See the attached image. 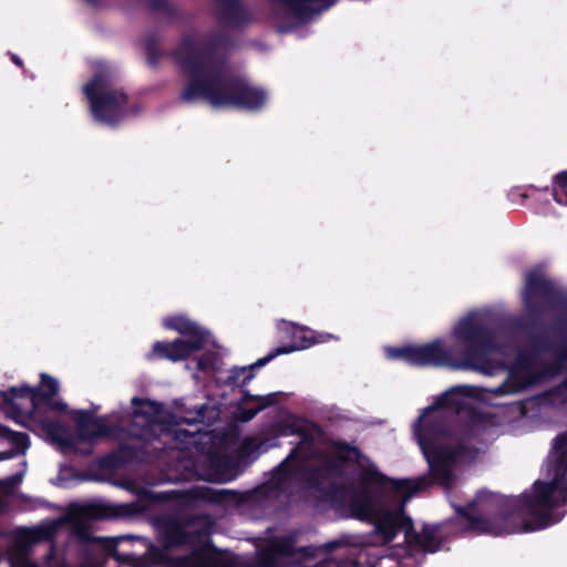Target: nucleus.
I'll use <instances>...</instances> for the list:
<instances>
[{
  "instance_id": "obj_8",
  "label": "nucleus",
  "mask_w": 567,
  "mask_h": 567,
  "mask_svg": "<svg viewBox=\"0 0 567 567\" xmlns=\"http://www.w3.org/2000/svg\"><path fill=\"white\" fill-rule=\"evenodd\" d=\"M59 389V382L53 377L41 373L38 386L22 384L11 386L8 390H0L1 409L8 417L17 423H22L25 417L31 419L43 406L64 413L68 405L54 400Z\"/></svg>"
},
{
  "instance_id": "obj_43",
  "label": "nucleus",
  "mask_w": 567,
  "mask_h": 567,
  "mask_svg": "<svg viewBox=\"0 0 567 567\" xmlns=\"http://www.w3.org/2000/svg\"><path fill=\"white\" fill-rule=\"evenodd\" d=\"M550 369L553 370L554 373H557L559 371V364L555 363L550 367Z\"/></svg>"
},
{
  "instance_id": "obj_6",
  "label": "nucleus",
  "mask_w": 567,
  "mask_h": 567,
  "mask_svg": "<svg viewBox=\"0 0 567 567\" xmlns=\"http://www.w3.org/2000/svg\"><path fill=\"white\" fill-rule=\"evenodd\" d=\"M522 300L526 316L515 322V328L526 334L532 346L537 350H547L545 336L535 334L543 327L542 317L547 310L564 309L567 311V298L564 292L539 270L525 274V285Z\"/></svg>"
},
{
  "instance_id": "obj_36",
  "label": "nucleus",
  "mask_w": 567,
  "mask_h": 567,
  "mask_svg": "<svg viewBox=\"0 0 567 567\" xmlns=\"http://www.w3.org/2000/svg\"><path fill=\"white\" fill-rule=\"evenodd\" d=\"M555 352L557 354V358L559 361H565L567 360V347H565L564 344L561 346H558L556 349H555Z\"/></svg>"
},
{
  "instance_id": "obj_48",
  "label": "nucleus",
  "mask_w": 567,
  "mask_h": 567,
  "mask_svg": "<svg viewBox=\"0 0 567 567\" xmlns=\"http://www.w3.org/2000/svg\"><path fill=\"white\" fill-rule=\"evenodd\" d=\"M198 365H199V368H200V369H203V363H202V361H199V362H198Z\"/></svg>"
},
{
  "instance_id": "obj_32",
  "label": "nucleus",
  "mask_w": 567,
  "mask_h": 567,
  "mask_svg": "<svg viewBox=\"0 0 567 567\" xmlns=\"http://www.w3.org/2000/svg\"><path fill=\"white\" fill-rule=\"evenodd\" d=\"M549 394L555 396L561 403H567V377L557 385H555Z\"/></svg>"
},
{
  "instance_id": "obj_22",
  "label": "nucleus",
  "mask_w": 567,
  "mask_h": 567,
  "mask_svg": "<svg viewBox=\"0 0 567 567\" xmlns=\"http://www.w3.org/2000/svg\"><path fill=\"white\" fill-rule=\"evenodd\" d=\"M189 35L194 41V52L203 59L204 65H215L223 72V66L214 62L213 58L220 49H226L230 45L229 35L221 31L208 33L202 42L203 54L198 52L194 37L192 34Z\"/></svg>"
},
{
  "instance_id": "obj_2",
  "label": "nucleus",
  "mask_w": 567,
  "mask_h": 567,
  "mask_svg": "<svg viewBox=\"0 0 567 567\" xmlns=\"http://www.w3.org/2000/svg\"><path fill=\"white\" fill-rule=\"evenodd\" d=\"M213 522L204 516L168 520L162 533L163 549L155 550L165 567H291L313 558L317 548L297 546L293 533L266 539L255 553L223 556L212 540Z\"/></svg>"
},
{
  "instance_id": "obj_30",
  "label": "nucleus",
  "mask_w": 567,
  "mask_h": 567,
  "mask_svg": "<svg viewBox=\"0 0 567 567\" xmlns=\"http://www.w3.org/2000/svg\"><path fill=\"white\" fill-rule=\"evenodd\" d=\"M0 437L9 440L17 449L24 453L30 446L29 435L22 432H16L0 424Z\"/></svg>"
},
{
  "instance_id": "obj_47",
  "label": "nucleus",
  "mask_w": 567,
  "mask_h": 567,
  "mask_svg": "<svg viewBox=\"0 0 567 567\" xmlns=\"http://www.w3.org/2000/svg\"><path fill=\"white\" fill-rule=\"evenodd\" d=\"M293 432L301 434L300 430H293ZM302 435L306 436V434H303V433H302Z\"/></svg>"
},
{
  "instance_id": "obj_29",
  "label": "nucleus",
  "mask_w": 567,
  "mask_h": 567,
  "mask_svg": "<svg viewBox=\"0 0 567 567\" xmlns=\"http://www.w3.org/2000/svg\"><path fill=\"white\" fill-rule=\"evenodd\" d=\"M148 10L151 12H159L169 19H183V13L178 11L171 0H148Z\"/></svg>"
},
{
  "instance_id": "obj_3",
  "label": "nucleus",
  "mask_w": 567,
  "mask_h": 567,
  "mask_svg": "<svg viewBox=\"0 0 567 567\" xmlns=\"http://www.w3.org/2000/svg\"><path fill=\"white\" fill-rule=\"evenodd\" d=\"M359 481L362 488L349 504L353 516L373 524L375 533L382 537V545L392 543L400 532L409 539L413 520L405 513L406 503L414 494L430 487V480H393L371 464L362 467Z\"/></svg>"
},
{
  "instance_id": "obj_13",
  "label": "nucleus",
  "mask_w": 567,
  "mask_h": 567,
  "mask_svg": "<svg viewBox=\"0 0 567 567\" xmlns=\"http://www.w3.org/2000/svg\"><path fill=\"white\" fill-rule=\"evenodd\" d=\"M286 334L291 339L290 344L278 347L271 350L266 357L257 360V365H266L272 359L280 354H288L298 350L308 349L318 343H324L332 339L334 336L330 333H322L311 330L298 324H289L285 329Z\"/></svg>"
},
{
  "instance_id": "obj_9",
  "label": "nucleus",
  "mask_w": 567,
  "mask_h": 567,
  "mask_svg": "<svg viewBox=\"0 0 567 567\" xmlns=\"http://www.w3.org/2000/svg\"><path fill=\"white\" fill-rule=\"evenodd\" d=\"M83 93L90 102L93 117L109 125L117 124L128 103L125 92L110 87V72L97 68L92 79L84 84Z\"/></svg>"
},
{
  "instance_id": "obj_20",
  "label": "nucleus",
  "mask_w": 567,
  "mask_h": 567,
  "mask_svg": "<svg viewBox=\"0 0 567 567\" xmlns=\"http://www.w3.org/2000/svg\"><path fill=\"white\" fill-rule=\"evenodd\" d=\"M216 1L220 3V9L216 13L220 24L231 29H240L251 22V13L241 0Z\"/></svg>"
},
{
  "instance_id": "obj_41",
  "label": "nucleus",
  "mask_w": 567,
  "mask_h": 567,
  "mask_svg": "<svg viewBox=\"0 0 567 567\" xmlns=\"http://www.w3.org/2000/svg\"><path fill=\"white\" fill-rule=\"evenodd\" d=\"M11 61H12L16 65H18V66H20V68H22V66H23V62H22V60H21L18 55H16V54H11Z\"/></svg>"
},
{
  "instance_id": "obj_42",
  "label": "nucleus",
  "mask_w": 567,
  "mask_h": 567,
  "mask_svg": "<svg viewBox=\"0 0 567 567\" xmlns=\"http://www.w3.org/2000/svg\"><path fill=\"white\" fill-rule=\"evenodd\" d=\"M89 6L96 8L101 4L100 0H84Z\"/></svg>"
},
{
  "instance_id": "obj_11",
  "label": "nucleus",
  "mask_w": 567,
  "mask_h": 567,
  "mask_svg": "<svg viewBox=\"0 0 567 567\" xmlns=\"http://www.w3.org/2000/svg\"><path fill=\"white\" fill-rule=\"evenodd\" d=\"M374 547L372 536H346L338 540L323 545L326 553L331 554L339 548H346V553L339 558H324L312 566L306 567H375L379 556L370 553Z\"/></svg>"
},
{
  "instance_id": "obj_7",
  "label": "nucleus",
  "mask_w": 567,
  "mask_h": 567,
  "mask_svg": "<svg viewBox=\"0 0 567 567\" xmlns=\"http://www.w3.org/2000/svg\"><path fill=\"white\" fill-rule=\"evenodd\" d=\"M477 436L478 431L475 426H466L456 441L421 450L429 464V476L423 477L430 480V486L437 483L446 489L452 487L455 481V466L472 463L478 457L481 450L472 444Z\"/></svg>"
},
{
  "instance_id": "obj_34",
  "label": "nucleus",
  "mask_w": 567,
  "mask_h": 567,
  "mask_svg": "<svg viewBox=\"0 0 567 567\" xmlns=\"http://www.w3.org/2000/svg\"><path fill=\"white\" fill-rule=\"evenodd\" d=\"M230 458L227 455L214 454L210 456V464L217 467H227L230 464Z\"/></svg>"
},
{
  "instance_id": "obj_15",
  "label": "nucleus",
  "mask_w": 567,
  "mask_h": 567,
  "mask_svg": "<svg viewBox=\"0 0 567 567\" xmlns=\"http://www.w3.org/2000/svg\"><path fill=\"white\" fill-rule=\"evenodd\" d=\"M333 452L322 463L321 471L329 475L341 477L348 464H357L361 460H368L361 450L348 442H332Z\"/></svg>"
},
{
  "instance_id": "obj_40",
  "label": "nucleus",
  "mask_w": 567,
  "mask_h": 567,
  "mask_svg": "<svg viewBox=\"0 0 567 567\" xmlns=\"http://www.w3.org/2000/svg\"><path fill=\"white\" fill-rule=\"evenodd\" d=\"M105 461L110 465L116 466L120 464V456L117 454H110V455H107Z\"/></svg>"
},
{
  "instance_id": "obj_39",
  "label": "nucleus",
  "mask_w": 567,
  "mask_h": 567,
  "mask_svg": "<svg viewBox=\"0 0 567 567\" xmlns=\"http://www.w3.org/2000/svg\"><path fill=\"white\" fill-rule=\"evenodd\" d=\"M16 454L17 453L13 450L0 452V461L10 460V458L14 457Z\"/></svg>"
},
{
  "instance_id": "obj_35",
  "label": "nucleus",
  "mask_w": 567,
  "mask_h": 567,
  "mask_svg": "<svg viewBox=\"0 0 567 567\" xmlns=\"http://www.w3.org/2000/svg\"><path fill=\"white\" fill-rule=\"evenodd\" d=\"M206 498H208L209 501L212 502H219L224 498V494L223 492H216L212 488H206L205 489V495H204Z\"/></svg>"
},
{
  "instance_id": "obj_26",
  "label": "nucleus",
  "mask_w": 567,
  "mask_h": 567,
  "mask_svg": "<svg viewBox=\"0 0 567 567\" xmlns=\"http://www.w3.org/2000/svg\"><path fill=\"white\" fill-rule=\"evenodd\" d=\"M207 409V404H199L194 406L193 409H183L178 415L169 413V420H172L171 425H193L197 423H204Z\"/></svg>"
},
{
  "instance_id": "obj_21",
  "label": "nucleus",
  "mask_w": 567,
  "mask_h": 567,
  "mask_svg": "<svg viewBox=\"0 0 567 567\" xmlns=\"http://www.w3.org/2000/svg\"><path fill=\"white\" fill-rule=\"evenodd\" d=\"M538 379V374L530 369L512 370L506 380L491 392L495 395L519 393L533 386Z\"/></svg>"
},
{
  "instance_id": "obj_27",
  "label": "nucleus",
  "mask_w": 567,
  "mask_h": 567,
  "mask_svg": "<svg viewBox=\"0 0 567 567\" xmlns=\"http://www.w3.org/2000/svg\"><path fill=\"white\" fill-rule=\"evenodd\" d=\"M261 367L257 365V361L247 367H234L229 370L225 384L231 388H243L254 379V370Z\"/></svg>"
},
{
  "instance_id": "obj_24",
  "label": "nucleus",
  "mask_w": 567,
  "mask_h": 567,
  "mask_svg": "<svg viewBox=\"0 0 567 567\" xmlns=\"http://www.w3.org/2000/svg\"><path fill=\"white\" fill-rule=\"evenodd\" d=\"M299 454L300 447H293L287 457L272 470L271 477L267 483L270 488L281 493L286 491L288 482L295 475V471L291 467V462L296 461L299 457Z\"/></svg>"
},
{
  "instance_id": "obj_4",
  "label": "nucleus",
  "mask_w": 567,
  "mask_h": 567,
  "mask_svg": "<svg viewBox=\"0 0 567 567\" xmlns=\"http://www.w3.org/2000/svg\"><path fill=\"white\" fill-rule=\"evenodd\" d=\"M171 56L187 76L179 94L183 103L207 101L214 107H234L246 112L261 111L268 101V92L239 75L225 74L215 65H204L194 52L190 35H183Z\"/></svg>"
},
{
  "instance_id": "obj_31",
  "label": "nucleus",
  "mask_w": 567,
  "mask_h": 567,
  "mask_svg": "<svg viewBox=\"0 0 567 567\" xmlns=\"http://www.w3.org/2000/svg\"><path fill=\"white\" fill-rule=\"evenodd\" d=\"M553 197L557 204L567 205V171L556 175Z\"/></svg>"
},
{
  "instance_id": "obj_33",
  "label": "nucleus",
  "mask_w": 567,
  "mask_h": 567,
  "mask_svg": "<svg viewBox=\"0 0 567 567\" xmlns=\"http://www.w3.org/2000/svg\"><path fill=\"white\" fill-rule=\"evenodd\" d=\"M21 481H22V474L21 473H17L14 475H11V476L7 477L3 481H0V485H2L4 487V492L6 493H10V491L17 484H19Z\"/></svg>"
},
{
  "instance_id": "obj_16",
  "label": "nucleus",
  "mask_w": 567,
  "mask_h": 567,
  "mask_svg": "<svg viewBox=\"0 0 567 567\" xmlns=\"http://www.w3.org/2000/svg\"><path fill=\"white\" fill-rule=\"evenodd\" d=\"M200 350L203 349L202 341L199 339L185 340L177 338L172 342L156 341L152 347V352L150 353L148 359H165L172 362H178Z\"/></svg>"
},
{
  "instance_id": "obj_38",
  "label": "nucleus",
  "mask_w": 567,
  "mask_h": 567,
  "mask_svg": "<svg viewBox=\"0 0 567 567\" xmlns=\"http://www.w3.org/2000/svg\"><path fill=\"white\" fill-rule=\"evenodd\" d=\"M121 453L124 454L126 458H132L135 450L132 446L125 445L121 449Z\"/></svg>"
},
{
  "instance_id": "obj_14",
  "label": "nucleus",
  "mask_w": 567,
  "mask_h": 567,
  "mask_svg": "<svg viewBox=\"0 0 567 567\" xmlns=\"http://www.w3.org/2000/svg\"><path fill=\"white\" fill-rule=\"evenodd\" d=\"M126 538H131V536L107 537L101 549L107 556L116 560L120 565H125L128 567H165V559H157L155 557V550L163 549V547H157L153 544L150 545L147 551L142 556H137L132 553H120L117 550V545L121 540Z\"/></svg>"
},
{
  "instance_id": "obj_45",
  "label": "nucleus",
  "mask_w": 567,
  "mask_h": 567,
  "mask_svg": "<svg viewBox=\"0 0 567 567\" xmlns=\"http://www.w3.org/2000/svg\"><path fill=\"white\" fill-rule=\"evenodd\" d=\"M564 326H565V323H564V321H563V320H559V321L557 322V327H558V328H563Z\"/></svg>"
},
{
  "instance_id": "obj_46",
  "label": "nucleus",
  "mask_w": 567,
  "mask_h": 567,
  "mask_svg": "<svg viewBox=\"0 0 567 567\" xmlns=\"http://www.w3.org/2000/svg\"><path fill=\"white\" fill-rule=\"evenodd\" d=\"M520 196H522L523 198H527V197H528V195H527L526 193H522V194H520Z\"/></svg>"
},
{
  "instance_id": "obj_18",
  "label": "nucleus",
  "mask_w": 567,
  "mask_h": 567,
  "mask_svg": "<svg viewBox=\"0 0 567 567\" xmlns=\"http://www.w3.org/2000/svg\"><path fill=\"white\" fill-rule=\"evenodd\" d=\"M243 396L238 403V420L241 422H249L260 411L268 406L276 405L280 396H285L284 392H272L267 395L250 394L248 390H241Z\"/></svg>"
},
{
  "instance_id": "obj_10",
  "label": "nucleus",
  "mask_w": 567,
  "mask_h": 567,
  "mask_svg": "<svg viewBox=\"0 0 567 567\" xmlns=\"http://www.w3.org/2000/svg\"><path fill=\"white\" fill-rule=\"evenodd\" d=\"M471 424H456L445 413L437 410L436 405H430L413 424V433L421 450L430 445L444 444L443 441L454 442L461 435L463 429Z\"/></svg>"
},
{
  "instance_id": "obj_37",
  "label": "nucleus",
  "mask_w": 567,
  "mask_h": 567,
  "mask_svg": "<svg viewBox=\"0 0 567 567\" xmlns=\"http://www.w3.org/2000/svg\"><path fill=\"white\" fill-rule=\"evenodd\" d=\"M45 429L49 434L54 435L56 431L61 430V426L58 422H49Z\"/></svg>"
},
{
  "instance_id": "obj_28",
  "label": "nucleus",
  "mask_w": 567,
  "mask_h": 567,
  "mask_svg": "<svg viewBox=\"0 0 567 567\" xmlns=\"http://www.w3.org/2000/svg\"><path fill=\"white\" fill-rule=\"evenodd\" d=\"M161 38L156 32H148L144 38V49L147 64L156 68L164 52L159 47Z\"/></svg>"
},
{
  "instance_id": "obj_23",
  "label": "nucleus",
  "mask_w": 567,
  "mask_h": 567,
  "mask_svg": "<svg viewBox=\"0 0 567 567\" xmlns=\"http://www.w3.org/2000/svg\"><path fill=\"white\" fill-rule=\"evenodd\" d=\"M164 327L187 337V340L199 339L202 341V349H204L206 346L208 334L207 331H205L196 322L192 321L185 316L178 315L165 318Z\"/></svg>"
},
{
  "instance_id": "obj_1",
  "label": "nucleus",
  "mask_w": 567,
  "mask_h": 567,
  "mask_svg": "<svg viewBox=\"0 0 567 567\" xmlns=\"http://www.w3.org/2000/svg\"><path fill=\"white\" fill-rule=\"evenodd\" d=\"M549 482L537 480L532 492L504 496L478 491L465 505H455L458 528L467 534L503 536L534 532L553 524L551 511L567 504V431L554 439L549 455Z\"/></svg>"
},
{
  "instance_id": "obj_19",
  "label": "nucleus",
  "mask_w": 567,
  "mask_h": 567,
  "mask_svg": "<svg viewBox=\"0 0 567 567\" xmlns=\"http://www.w3.org/2000/svg\"><path fill=\"white\" fill-rule=\"evenodd\" d=\"M74 421L79 436L83 441L109 437L112 434V427L102 417L94 416L91 411H75Z\"/></svg>"
},
{
  "instance_id": "obj_17",
  "label": "nucleus",
  "mask_w": 567,
  "mask_h": 567,
  "mask_svg": "<svg viewBox=\"0 0 567 567\" xmlns=\"http://www.w3.org/2000/svg\"><path fill=\"white\" fill-rule=\"evenodd\" d=\"M51 529L29 530L23 539L18 540L7 553V559L11 567H38L29 558L31 544L40 539H51Z\"/></svg>"
},
{
  "instance_id": "obj_25",
  "label": "nucleus",
  "mask_w": 567,
  "mask_h": 567,
  "mask_svg": "<svg viewBox=\"0 0 567 567\" xmlns=\"http://www.w3.org/2000/svg\"><path fill=\"white\" fill-rule=\"evenodd\" d=\"M440 525L425 524L420 533L413 532L409 535L406 542H412L422 548L424 553H436L441 549L443 540L439 536Z\"/></svg>"
},
{
  "instance_id": "obj_12",
  "label": "nucleus",
  "mask_w": 567,
  "mask_h": 567,
  "mask_svg": "<svg viewBox=\"0 0 567 567\" xmlns=\"http://www.w3.org/2000/svg\"><path fill=\"white\" fill-rule=\"evenodd\" d=\"M132 405L134 410L130 432L134 437L151 443L169 430L172 420H169V413L165 416L161 415L162 403L134 396Z\"/></svg>"
},
{
  "instance_id": "obj_5",
  "label": "nucleus",
  "mask_w": 567,
  "mask_h": 567,
  "mask_svg": "<svg viewBox=\"0 0 567 567\" xmlns=\"http://www.w3.org/2000/svg\"><path fill=\"white\" fill-rule=\"evenodd\" d=\"M453 338L464 349L455 354L440 340L421 346L390 349L394 359L415 367H447L454 370H473L492 373L495 369L489 354L497 350L496 331L478 315H467L453 329Z\"/></svg>"
},
{
  "instance_id": "obj_44",
  "label": "nucleus",
  "mask_w": 567,
  "mask_h": 567,
  "mask_svg": "<svg viewBox=\"0 0 567 567\" xmlns=\"http://www.w3.org/2000/svg\"><path fill=\"white\" fill-rule=\"evenodd\" d=\"M445 401H446V396H443V398H441V400L439 401V404H440V405H445V404H446V402H445Z\"/></svg>"
}]
</instances>
